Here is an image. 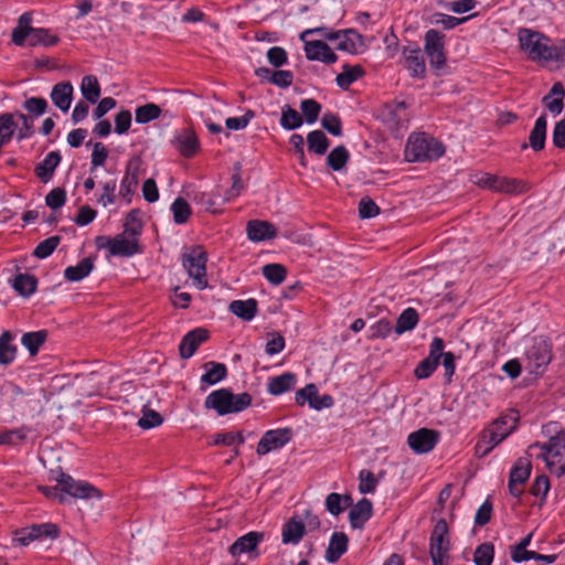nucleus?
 Returning a JSON list of instances; mask_svg holds the SVG:
<instances>
[{"mask_svg": "<svg viewBox=\"0 0 565 565\" xmlns=\"http://www.w3.org/2000/svg\"><path fill=\"white\" fill-rule=\"evenodd\" d=\"M263 275L269 282L279 285L286 279L287 270L280 264H268L263 267Z\"/></svg>", "mask_w": 565, "mask_h": 565, "instance_id": "nucleus-53", "label": "nucleus"}, {"mask_svg": "<svg viewBox=\"0 0 565 565\" xmlns=\"http://www.w3.org/2000/svg\"><path fill=\"white\" fill-rule=\"evenodd\" d=\"M359 491L363 494L373 493L377 487V479L370 470L363 469L359 473Z\"/></svg>", "mask_w": 565, "mask_h": 565, "instance_id": "nucleus-56", "label": "nucleus"}, {"mask_svg": "<svg viewBox=\"0 0 565 565\" xmlns=\"http://www.w3.org/2000/svg\"><path fill=\"white\" fill-rule=\"evenodd\" d=\"M230 311L236 317L250 321L257 312V301L253 298L247 300H234L228 306Z\"/></svg>", "mask_w": 565, "mask_h": 565, "instance_id": "nucleus-34", "label": "nucleus"}, {"mask_svg": "<svg viewBox=\"0 0 565 565\" xmlns=\"http://www.w3.org/2000/svg\"><path fill=\"white\" fill-rule=\"evenodd\" d=\"M269 339L266 343V353L268 355H275L280 353L285 348V339L278 332H271L268 334Z\"/></svg>", "mask_w": 565, "mask_h": 565, "instance_id": "nucleus-64", "label": "nucleus"}, {"mask_svg": "<svg viewBox=\"0 0 565 565\" xmlns=\"http://www.w3.org/2000/svg\"><path fill=\"white\" fill-rule=\"evenodd\" d=\"M103 194L97 200L98 203H100L103 206H108L110 204H114L116 201V189H117V182L116 180H109L105 183H103Z\"/></svg>", "mask_w": 565, "mask_h": 565, "instance_id": "nucleus-61", "label": "nucleus"}, {"mask_svg": "<svg viewBox=\"0 0 565 565\" xmlns=\"http://www.w3.org/2000/svg\"><path fill=\"white\" fill-rule=\"evenodd\" d=\"M450 534L445 519H439L429 536V556L433 565H450Z\"/></svg>", "mask_w": 565, "mask_h": 565, "instance_id": "nucleus-4", "label": "nucleus"}, {"mask_svg": "<svg viewBox=\"0 0 565 565\" xmlns=\"http://www.w3.org/2000/svg\"><path fill=\"white\" fill-rule=\"evenodd\" d=\"M303 122L301 115L289 105L281 108L280 125L284 129L294 130L299 128Z\"/></svg>", "mask_w": 565, "mask_h": 565, "instance_id": "nucleus-47", "label": "nucleus"}, {"mask_svg": "<svg viewBox=\"0 0 565 565\" xmlns=\"http://www.w3.org/2000/svg\"><path fill=\"white\" fill-rule=\"evenodd\" d=\"M296 375L294 373L286 372L281 375L269 379L267 391L271 395L277 396L292 390L296 385Z\"/></svg>", "mask_w": 565, "mask_h": 565, "instance_id": "nucleus-32", "label": "nucleus"}, {"mask_svg": "<svg viewBox=\"0 0 565 565\" xmlns=\"http://www.w3.org/2000/svg\"><path fill=\"white\" fill-rule=\"evenodd\" d=\"M305 53L308 60L319 61L324 64H333L338 58L330 46L320 40H305Z\"/></svg>", "mask_w": 565, "mask_h": 565, "instance_id": "nucleus-18", "label": "nucleus"}, {"mask_svg": "<svg viewBox=\"0 0 565 565\" xmlns=\"http://www.w3.org/2000/svg\"><path fill=\"white\" fill-rule=\"evenodd\" d=\"M444 153L443 143L426 134L411 135L405 148V157L409 162L437 160Z\"/></svg>", "mask_w": 565, "mask_h": 565, "instance_id": "nucleus-2", "label": "nucleus"}, {"mask_svg": "<svg viewBox=\"0 0 565 565\" xmlns=\"http://www.w3.org/2000/svg\"><path fill=\"white\" fill-rule=\"evenodd\" d=\"M382 118L391 130H398L409 119L406 104L404 102H396L386 105L382 113Z\"/></svg>", "mask_w": 565, "mask_h": 565, "instance_id": "nucleus-17", "label": "nucleus"}, {"mask_svg": "<svg viewBox=\"0 0 565 565\" xmlns=\"http://www.w3.org/2000/svg\"><path fill=\"white\" fill-rule=\"evenodd\" d=\"M295 401L300 406L308 403L316 411L330 408L333 405L332 396L328 394L320 396L315 384H307L303 388L297 391Z\"/></svg>", "mask_w": 565, "mask_h": 565, "instance_id": "nucleus-13", "label": "nucleus"}, {"mask_svg": "<svg viewBox=\"0 0 565 565\" xmlns=\"http://www.w3.org/2000/svg\"><path fill=\"white\" fill-rule=\"evenodd\" d=\"M418 322V313L414 308H407L403 310V312L397 318L395 324V332L397 334H402L406 331H409L416 327Z\"/></svg>", "mask_w": 565, "mask_h": 565, "instance_id": "nucleus-42", "label": "nucleus"}, {"mask_svg": "<svg viewBox=\"0 0 565 565\" xmlns=\"http://www.w3.org/2000/svg\"><path fill=\"white\" fill-rule=\"evenodd\" d=\"M58 236H51L42 241L34 249L33 255L38 258H46L50 256L60 244Z\"/></svg>", "mask_w": 565, "mask_h": 565, "instance_id": "nucleus-57", "label": "nucleus"}, {"mask_svg": "<svg viewBox=\"0 0 565 565\" xmlns=\"http://www.w3.org/2000/svg\"><path fill=\"white\" fill-rule=\"evenodd\" d=\"M36 285V278L28 274H19L13 280V288L23 297L31 296L35 291Z\"/></svg>", "mask_w": 565, "mask_h": 565, "instance_id": "nucleus-45", "label": "nucleus"}, {"mask_svg": "<svg viewBox=\"0 0 565 565\" xmlns=\"http://www.w3.org/2000/svg\"><path fill=\"white\" fill-rule=\"evenodd\" d=\"M518 40L521 50L534 62H564L565 41L551 44V40L541 32L520 29Z\"/></svg>", "mask_w": 565, "mask_h": 565, "instance_id": "nucleus-1", "label": "nucleus"}, {"mask_svg": "<svg viewBox=\"0 0 565 565\" xmlns=\"http://www.w3.org/2000/svg\"><path fill=\"white\" fill-rule=\"evenodd\" d=\"M307 141L309 150L320 156L324 154L330 146L329 139L321 130L309 132Z\"/></svg>", "mask_w": 565, "mask_h": 565, "instance_id": "nucleus-46", "label": "nucleus"}, {"mask_svg": "<svg viewBox=\"0 0 565 565\" xmlns=\"http://www.w3.org/2000/svg\"><path fill=\"white\" fill-rule=\"evenodd\" d=\"M352 505V498L348 494L332 492L326 498V509L332 515L338 516L345 509Z\"/></svg>", "mask_w": 565, "mask_h": 565, "instance_id": "nucleus-39", "label": "nucleus"}, {"mask_svg": "<svg viewBox=\"0 0 565 565\" xmlns=\"http://www.w3.org/2000/svg\"><path fill=\"white\" fill-rule=\"evenodd\" d=\"M264 534L260 532H248L247 534L238 537L231 546L230 553L236 557L242 554L253 552L258 544L263 541Z\"/></svg>", "mask_w": 565, "mask_h": 565, "instance_id": "nucleus-24", "label": "nucleus"}, {"mask_svg": "<svg viewBox=\"0 0 565 565\" xmlns=\"http://www.w3.org/2000/svg\"><path fill=\"white\" fill-rule=\"evenodd\" d=\"M74 87L70 82L55 84L51 92L53 104L63 113L68 111L73 100Z\"/></svg>", "mask_w": 565, "mask_h": 565, "instance_id": "nucleus-22", "label": "nucleus"}, {"mask_svg": "<svg viewBox=\"0 0 565 565\" xmlns=\"http://www.w3.org/2000/svg\"><path fill=\"white\" fill-rule=\"evenodd\" d=\"M349 539L343 532H335L331 535L327 552V561L337 562L348 550Z\"/></svg>", "mask_w": 565, "mask_h": 565, "instance_id": "nucleus-30", "label": "nucleus"}, {"mask_svg": "<svg viewBox=\"0 0 565 565\" xmlns=\"http://www.w3.org/2000/svg\"><path fill=\"white\" fill-rule=\"evenodd\" d=\"M94 268L92 258L86 257L82 259L76 266H68L64 270V277L68 281H79L87 277Z\"/></svg>", "mask_w": 565, "mask_h": 565, "instance_id": "nucleus-38", "label": "nucleus"}, {"mask_svg": "<svg viewBox=\"0 0 565 565\" xmlns=\"http://www.w3.org/2000/svg\"><path fill=\"white\" fill-rule=\"evenodd\" d=\"M66 192L62 188L51 190L45 196V203L52 210H57L65 204Z\"/></svg>", "mask_w": 565, "mask_h": 565, "instance_id": "nucleus-60", "label": "nucleus"}, {"mask_svg": "<svg viewBox=\"0 0 565 565\" xmlns=\"http://www.w3.org/2000/svg\"><path fill=\"white\" fill-rule=\"evenodd\" d=\"M172 146L185 158H192L199 151L200 142L191 129L178 131L171 140Z\"/></svg>", "mask_w": 565, "mask_h": 565, "instance_id": "nucleus-16", "label": "nucleus"}, {"mask_svg": "<svg viewBox=\"0 0 565 565\" xmlns=\"http://www.w3.org/2000/svg\"><path fill=\"white\" fill-rule=\"evenodd\" d=\"M207 338H209V332H207V330H205L203 328H196V329L188 332L183 337V339L181 340L180 345H179V351H180L181 358H183V359L191 358L195 353L199 345L201 343H203L204 341H206Z\"/></svg>", "mask_w": 565, "mask_h": 565, "instance_id": "nucleus-19", "label": "nucleus"}, {"mask_svg": "<svg viewBox=\"0 0 565 565\" xmlns=\"http://www.w3.org/2000/svg\"><path fill=\"white\" fill-rule=\"evenodd\" d=\"M58 36L55 34H51L49 30L46 29H34L31 31V40L30 45L36 46V45H43V46H53L57 44Z\"/></svg>", "mask_w": 565, "mask_h": 565, "instance_id": "nucleus-49", "label": "nucleus"}, {"mask_svg": "<svg viewBox=\"0 0 565 565\" xmlns=\"http://www.w3.org/2000/svg\"><path fill=\"white\" fill-rule=\"evenodd\" d=\"M305 534V524L295 519L289 520L282 527L281 539L284 544H298Z\"/></svg>", "mask_w": 565, "mask_h": 565, "instance_id": "nucleus-35", "label": "nucleus"}, {"mask_svg": "<svg viewBox=\"0 0 565 565\" xmlns=\"http://www.w3.org/2000/svg\"><path fill=\"white\" fill-rule=\"evenodd\" d=\"M444 34L435 29L425 33V53L434 68H440L446 63Z\"/></svg>", "mask_w": 565, "mask_h": 565, "instance_id": "nucleus-10", "label": "nucleus"}, {"mask_svg": "<svg viewBox=\"0 0 565 565\" xmlns=\"http://www.w3.org/2000/svg\"><path fill=\"white\" fill-rule=\"evenodd\" d=\"M142 231V222L140 218V213L137 210L130 211L124 224V234H127L131 237L138 238Z\"/></svg>", "mask_w": 565, "mask_h": 565, "instance_id": "nucleus-52", "label": "nucleus"}, {"mask_svg": "<svg viewBox=\"0 0 565 565\" xmlns=\"http://www.w3.org/2000/svg\"><path fill=\"white\" fill-rule=\"evenodd\" d=\"M380 213V207L369 196H364L359 202V214L362 218H371Z\"/></svg>", "mask_w": 565, "mask_h": 565, "instance_id": "nucleus-62", "label": "nucleus"}, {"mask_svg": "<svg viewBox=\"0 0 565 565\" xmlns=\"http://www.w3.org/2000/svg\"><path fill=\"white\" fill-rule=\"evenodd\" d=\"M60 534V530L54 523H41L33 524L32 526L21 529L15 532L14 540L20 545H29L31 542L35 540H40L43 537L56 539Z\"/></svg>", "mask_w": 565, "mask_h": 565, "instance_id": "nucleus-11", "label": "nucleus"}, {"mask_svg": "<svg viewBox=\"0 0 565 565\" xmlns=\"http://www.w3.org/2000/svg\"><path fill=\"white\" fill-rule=\"evenodd\" d=\"M81 93L88 103L95 104L100 96V85L97 77L85 75L82 78Z\"/></svg>", "mask_w": 565, "mask_h": 565, "instance_id": "nucleus-41", "label": "nucleus"}, {"mask_svg": "<svg viewBox=\"0 0 565 565\" xmlns=\"http://www.w3.org/2000/svg\"><path fill=\"white\" fill-rule=\"evenodd\" d=\"M321 125L333 136H341L342 134L341 120L334 114H324L321 119Z\"/></svg>", "mask_w": 565, "mask_h": 565, "instance_id": "nucleus-63", "label": "nucleus"}, {"mask_svg": "<svg viewBox=\"0 0 565 565\" xmlns=\"http://www.w3.org/2000/svg\"><path fill=\"white\" fill-rule=\"evenodd\" d=\"M292 429L288 427L267 430L257 444L256 452L265 456L287 445L292 438Z\"/></svg>", "mask_w": 565, "mask_h": 565, "instance_id": "nucleus-9", "label": "nucleus"}, {"mask_svg": "<svg viewBox=\"0 0 565 565\" xmlns=\"http://www.w3.org/2000/svg\"><path fill=\"white\" fill-rule=\"evenodd\" d=\"M17 126L12 114H0V148L10 142Z\"/></svg>", "mask_w": 565, "mask_h": 565, "instance_id": "nucleus-44", "label": "nucleus"}, {"mask_svg": "<svg viewBox=\"0 0 565 565\" xmlns=\"http://www.w3.org/2000/svg\"><path fill=\"white\" fill-rule=\"evenodd\" d=\"M210 369L201 376V382L207 385H213L222 381L226 374V366L222 363L210 362Z\"/></svg>", "mask_w": 565, "mask_h": 565, "instance_id": "nucleus-48", "label": "nucleus"}, {"mask_svg": "<svg viewBox=\"0 0 565 565\" xmlns=\"http://www.w3.org/2000/svg\"><path fill=\"white\" fill-rule=\"evenodd\" d=\"M61 154L58 151H51L49 152L42 162H40L35 169V175L44 183L49 182L53 174L55 169L61 162Z\"/></svg>", "mask_w": 565, "mask_h": 565, "instance_id": "nucleus-27", "label": "nucleus"}, {"mask_svg": "<svg viewBox=\"0 0 565 565\" xmlns=\"http://www.w3.org/2000/svg\"><path fill=\"white\" fill-rule=\"evenodd\" d=\"M530 190L526 181L521 179H512L507 177H498L495 182L494 192H500L510 195H518L525 193Z\"/></svg>", "mask_w": 565, "mask_h": 565, "instance_id": "nucleus-28", "label": "nucleus"}, {"mask_svg": "<svg viewBox=\"0 0 565 565\" xmlns=\"http://www.w3.org/2000/svg\"><path fill=\"white\" fill-rule=\"evenodd\" d=\"M161 423H162V417L158 412L150 409L146 406L142 408V416L138 420V425L141 428H143V429L153 428V427L161 425Z\"/></svg>", "mask_w": 565, "mask_h": 565, "instance_id": "nucleus-58", "label": "nucleus"}, {"mask_svg": "<svg viewBox=\"0 0 565 565\" xmlns=\"http://www.w3.org/2000/svg\"><path fill=\"white\" fill-rule=\"evenodd\" d=\"M349 160V152L344 146H338L327 157V164L334 171L341 170Z\"/></svg>", "mask_w": 565, "mask_h": 565, "instance_id": "nucleus-51", "label": "nucleus"}, {"mask_svg": "<svg viewBox=\"0 0 565 565\" xmlns=\"http://www.w3.org/2000/svg\"><path fill=\"white\" fill-rule=\"evenodd\" d=\"M503 440L504 434L499 433L495 435V433H490V430L487 428L481 433L476 444V454L479 457H484Z\"/></svg>", "mask_w": 565, "mask_h": 565, "instance_id": "nucleus-33", "label": "nucleus"}, {"mask_svg": "<svg viewBox=\"0 0 565 565\" xmlns=\"http://www.w3.org/2000/svg\"><path fill=\"white\" fill-rule=\"evenodd\" d=\"M533 447L540 448V457L551 473L556 477L565 475V440L563 438L552 437L547 443L535 444Z\"/></svg>", "mask_w": 565, "mask_h": 565, "instance_id": "nucleus-7", "label": "nucleus"}, {"mask_svg": "<svg viewBox=\"0 0 565 565\" xmlns=\"http://www.w3.org/2000/svg\"><path fill=\"white\" fill-rule=\"evenodd\" d=\"M552 360V344L544 338H535L533 343L525 351L524 369L535 375L545 372Z\"/></svg>", "mask_w": 565, "mask_h": 565, "instance_id": "nucleus-6", "label": "nucleus"}, {"mask_svg": "<svg viewBox=\"0 0 565 565\" xmlns=\"http://www.w3.org/2000/svg\"><path fill=\"white\" fill-rule=\"evenodd\" d=\"M171 211L173 213V220L177 224L185 223L191 214V207L189 203L182 198L174 200L171 205Z\"/></svg>", "mask_w": 565, "mask_h": 565, "instance_id": "nucleus-55", "label": "nucleus"}, {"mask_svg": "<svg viewBox=\"0 0 565 565\" xmlns=\"http://www.w3.org/2000/svg\"><path fill=\"white\" fill-rule=\"evenodd\" d=\"M13 335L9 331H4L0 335V364H11L17 355V347L12 343Z\"/></svg>", "mask_w": 565, "mask_h": 565, "instance_id": "nucleus-40", "label": "nucleus"}, {"mask_svg": "<svg viewBox=\"0 0 565 565\" xmlns=\"http://www.w3.org/2000/svg\"><path fill=\"white\" fill-rule=\"evenodd\" d=\"M565 89L561 82L553 84L548 94L542 98L545 108L553 115L558 116L564 108Z\"/></svg>", "mask_w": 565, "mask_h": 565, "instance_id": "nucleus-25", "label": "nucleus"}, {"mask_svg": "<svg viewBox=\"0 0 565 565\" xmlns=\"http://www.w3.org/2000/svg\"><path fill=\"white\" fill-rule=\"evenodd\" d=\"M250 404L252 396L248 393L233 394L227 388L213 391L204 401L205 408L214 409L221 416L242 412Z\"/></svg>", "mask_w": 565, "mask_h": 565, "instance_id": "nucleus-3", "label": "nucleus"}, {"mask_svg": "<svg viewBox=\"0 0 565 565\" xmlns=\"http://www.w3.org/2000/svg\"><path fill=\"white\" fill-rule=\"evenodd\" d=\"M519 422L518 412L511 409L505 414H502L499 418L492 422L488 429L490 433H502L504 439L516 428Z\"/></svg>", "mask_w": 565, "mask_h": 565, "instance_id": "nucleus-29", "label": "nucleus"}, {"mask_svg": "<svg viewBox=\"0 0 565 565\" xmlns=\"http://www.w3.org/2000/svg\"><path fill=\"white\" fill-rule=\"evenodd\" d=\"M141 253L139 239L120 233L111 238L110 256L131 257Z\"/></svg>", "mask_w": 565, "mask_h": 565, "instance_id": "nucleus-15", "label": "nucleus"}, {"mask_svg": "<svg viewBox=\"0 0 565 565\" xmlns=\"http://www.w3.org/2000/svg\"><path fill=\"white\" fill-rule=\"evenodd\" d=\"M405 67L413 77L423 78L426 74V64L424 54L418 46L405 47L403 50Z\"/></svg>", "mask_w": 565, "mask_h": 565, "instance_id": "nucleus-20", "label": "nucleus"}, {"mask_svg": "<svg viewBox=\"0 0 565 565\" xmlns=\"http://www.w3.org/2000/svg\"><path fill=\"white\" fill-rule=\"evenodd\" d=\"M300 109L308 124H312L318 119L321 106L315 99H303L300 104Z\"/></svg>", "mask_w": 565, "mask_h": 565, "instance_id": "nucleus-59", "label": "nucleus"}, {"mask_svg": "<svg viewBox=\"0 0 565 565\" xmlns=\"http://www.w3.org/2000/svg\"><path fill=\"white\" fill-rule=\"evenodd\" d=\"M62 493L76 499H100V491L87 481L75 480L70 475L61 473L57 479Z\"/></svg>", "mask_w": 565, "mask_h": 565, "instance_id": "nucleus-8", "label": "nucleus"}, {"mask_svg": "<svg viewBox=\"0 0 565 565\" xmlns=\"http://www.w3.org/2000/svg\"><path fill=\"white\" fill-rule=\"evenodd\" d=\"M138 186V169L128 167L121 180L119 195L130 203L131 196Z\"/></svg>", "mask_w": 565, "mask_h": 565, "instance_id": "nucleus-37", "label": "nucleus"}, {"mask_svg": "<svg viewBox=\"0 0 565 565\" xmlns=\"http://www.w3.org/2000/svg\"><path fill=\"white\" fill-rule=\"evenodd\" d=\"M494 557V547L491 543L479 545L473 554L476 565H491Z\"/></svg>", "mask_w": 565, "mask_h": 565, "instance_id": "nucleus-54", "label": "nucleus"}, {"mask_svg": "<svg viewBox=\"0 0 565 565\" xmlns=\"http://www.w3.org/2000/svg\"><path fill=\"white\" fill-rule=\"evenodd\" d=\"M338 42L335 43V49L350 53L356 54L363 46L362 36L354 30H340V34L338 35Z\"/></svg>", "mask_w": 565, "mask_h": 565, "instance_id": "nucleus-26", "label": "nucleus"}, {"mask_svg": "<svg viewBox=\"0 0 565 565\" xmlns=\"http://www.w3.org/2000/svg\"><path fill=\"white\" fill-rule=\"evenodd\" d=\"M160 115H161L160 106L152 104V103H148L146 105L139 106L135 111L136 121L138 124L150 122V121L159 118Z\"/></svg>", "mask_w": 565, "mask_h": 565, "instance_id": "nucleus-50", "label": "nucleus"}, {"mask_svg": "<svg viewBox=\"0 0 565 565\" xmlns=\"http://www.w3.org/2000/svg\"><path fill=\"white\" fill-rule=\"evenodd\" d=\"M373 505L372 502L363 498L354 505H351L349 512V521L353 529H362L365 522L372 516Z\"/></svg>", "mask_w": 565, "mask_h": 565, "instance_id": "nucleus-23", "label": "nucleus"}, {"mask_svg": "<svg viewBox=\"0 0 565 565\" xmlns=\"http://www.w3.org/2000/svg\"><path fill=\"white\" fill-rule=\"evenodd\" d=\"M206 254L201 246H192L182 254V266L186 270L193 285L202 290L207 287Z\"/></svg>", "mask_w": 565, "mask_h": 565, "instance_id": "nucleus-5", "label": "nucleus"}, {"mask_svg": "<svg viewBox=\"0 0 565 565\" xmlns=\"http://www.w3.org/2000/svg\"><path fill=\"white\" fill-rule=\"evenodd\" d=\"M532 465L526 458H519L510 472L509 490L513 497L519 498L523 493V486L529 480Z\"/></svg>", "mask_w": 565, "mask_h": 565, "instance_id": "nucleus-14", "label": "nucleus"}, {"mask_svg": "<svg viewBox=\"0 0 565 565\" xmlns=\"http://www.w3.org/2000/svg\"><path fill=\"white\" fill-rule=\"evenodd\" d=\"M364 74V70L361 65H349L345 64L342 67V72L337 75V84L342 89H348L352 83L361 78Z\"/></svg>", "mask_w": 565, "mask_h": 565, "instance_id": "nucleus-36", "label": "nucleus"}, {"mask_svg": "<svg viewBox=\"0 0 565 565\" xmlns=\"http://www.w3.org/2000/svg\"><path fill=\"white\" fill-rule=\"evenodd\" d=\"M247 237L253 242L271 239L276 236V227L267 221L252 220L246 226Z\"/></svg>", "mask_w": 565, "mask_h": 565, "instance_id": "nucleus-21", "label": "nucleus"}, {"mask_svg": "<svg viewBox=\"0 0 565 565\" xmlns=\"http://www.w3.org/2000/svg\"><path fill=\"white\" fill-rule=\"evenodd\" d=\"M547 119L546 114H542L535 121L529 136V146L534 151L544 149L546 139Z\"/></svg>", "mask_w": 565, "mask_h": 565, "instance_id": "nucleus-31", "label": "nucleus"}, {"mask_svg": "<svg viewBox=\"0 0 565 565\" xmlns=\"http://www.w3.org/2000/svg\"><path fill=\"white\" fill-rule=\"evenodd\" d=\"M46 338L47 332L45 330L28 332L22 335L21 343L28 349L31 355H35Z\"/></svg>", "mask_w": 565, "mask_h": 565, "instance_id": "nucleus-43", "label": "nucleus"}, {"mask_svg": "<svg viewBox=\"0 0 565 565\" xmlns=\"http://www.w3.org/2000/svg\"><path fill=\"white\" fill-rule=\"evenodd\" d=\"M440 434L435 429L420 428L407 437L409 448L416 454H427L439 441Z\"/></svg>", "mask_w": 565, "mask_h": 565, "instance_id": "nucleus-12", "label": "nucleus"}]
</instances>
